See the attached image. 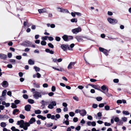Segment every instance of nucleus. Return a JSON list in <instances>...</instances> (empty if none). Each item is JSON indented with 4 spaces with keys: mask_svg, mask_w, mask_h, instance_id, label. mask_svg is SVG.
Here are the masks:
<instances>
[{
    "mask_svg": "<svg viewBox=\"0 0 131 131\" xmlns=\"http://www.w3.org/2000/svg\"><path fill=\"white\" fill-rule=\"evenodd\" d=\"M35 113L36 114H39L41 113V111L40 110H38L35 111Z\"/></svg>",
    "mask_w": 131,
    "mask_h": 131,
    "instance_id": "c85d7f7f",
    "label": "nucleus"
},
{
    "mask_svg": "<svg viewBox=\"0 0 131 131\" xmlns=\"http://www.w3.org/2000/svg\"><path fill=\"white\" fill-rule=\"evenodd\" d=\"M31 108V106L30 105H26L25 107V110L27 111H30Z\"/></svg>",
    "mask_w": 131,
    "mask_h": 131,
    "instance_id": "9b49d317",
    "label": "nucleus"
},
{
    "mask_svg": "<svg viewBox=\"0 0 131 131\" xmlns=\"http://www.w3.org/2000/svg\"><path fill=\"white\" fill-rule=\"evenodd\" d=\"M7 125L6 123L4 122H1L0 124L1 126L3 127H4Z\"/></svg>",
    "mask_w": 131,
    "mask_h": 131,
    "instance_id": "4be33fe9",
    "label": "nucleus"
},
{
    "mask_svg": "<svg viewBox=\"0 0 131 131\" xmlns=\"http://www.w3.org/2000/svg\"><path fill=\"white\" fill-rule=\"evenodd\" d=\"M107 20L110 24L112 25L115 24L118 22V20L117 19H113L110 17L108 18Z\"/></svg>",
    "mask_w": 131,
    "mask_h": 131,
    "instance_id": "20e7f679",
    "label": "nucleus"
},
{
    "mask_svg": "<svg viewBox=\"0 0 131 131\" xmlns=\"http://www.w3.org/2000/svg\"><path fill=\"white\" fill-rule=\"evenodd\" d=\"M19 111V110L15 109H14L13 110V114L15 115V114L16 113H17Z\"/></svg>",
    "mask_w": 131,
    "mask_h": 131,
    "instance_id": "a878e982",
    "label": "nucleus"
},
{
    "mask_svg": "<svg viewBox=\"0 0 131 131\" xmlns=\"http://www.w3.org/2000/svg\"><path fill=\"white\" fill-rule=\"evenodd\" d=\"M62 104L63 106L65 107H67L68 105L65 102L63 103Z\"/></svg>",
    "mask_w": 131,
    "mask_h": 131,
    "instance_id": "680f3d73",
    "label": "nucleus"
},
{
    "mask_svg": "<svg viewBox=\"0 0 131 131\" xmlns=\"http://www.w3.org/2000/svg\"><path fill=\"white\" fill-rule=\"evenodd\" d=\"M62 38L65 41H68L70 39H72L73 37L71 36H69L66 35H64L62 37Z\"/></svg>",
    "mask_w": 131,
    "mask_h": 131,
    "instance_id": "39448f33",
    "label": "nucleus"
},
{
    "mask_svg": "<svg viewBox=\"0 0 131 131\" xmlns=\"http://www.w3.org/2000/svg\"><path fill=\"white\" fill-rule=\"evenodd\" d=\"M9 122L10 123H12L14 122V120L12 118L9 119Z\"/></svg>",
    "mask_w": 131,
    "mask_h": 131,
    "instance_id": "0e129e2a",
    "label": "nucleus"
},
{
    "mask_svg": "<svg viewBox=\"0 0 131 131\" xmlns=\"http://www.w3.org/2000/svg\"><path fill=\"white\" fill-rule=\"evenodd\" d=\"M104 125L105 126H110L111 125V124L110 123L105 122L104 123Z\"/></svg>",
    "mask_w": 131,
    "mask_h": 131,
    "instance_id": "8fccbe9b",
    "label": "nucleus"
},
{
    "mask_svg": "<svg viewBox=\"0 0 131 131\" xmlns=\"http://www.w3.org/2000/svg\"><path fill=\"white\" fill-rule=\"evenodd\" d=\"M102 98L101 97H97L96 98V100L98 101H100L102 100Z\"/></svg>",
    "mask_w": 131,
    "mask_h": 131,
    "instance_id": "09e8293b",
    "label": "nucleus"
},
{
    "mask_svg": "<svg viewBox=\"0 0 131 131\" xmlns=\"http://www.w3.org/2000/svg\"><path fill=\"white\" fill-rule=\"evenodd\" d=\"M11 129L12 131H20L19 129L16 128L14 126L12 127Z\"/></svg>",
    "mask_w": 131,
    "mask_h": 131,
    "instance_id": "b1692460",
    "label": "nucleus"
},
{
    "mask_svg": "<svg viewBox=\"0 0 131 131\" xmlns=\"http://www.w3.org/2000/svg\"><path fill=\"white\" fill-rule=\"evenodd\" d=\"M62 12L63 13H67L69 12L68 10L67 9H63Z\"/></svg>",
    "mask_w": 131,
    "mask_h": 131,
    "instance_id": "ea45409f",
    "label": "nucleus"
},
{
    "mask_svg": "<svg viewBox=\"0 0 131 131\" xmlns=\"http://www.w3.org/2000/svg\"><path fill=\"white\" fill-rule=\"evenodd\" d=\"M74 45L73 43L71 44L70 46L67 45L62 44L61 46V48L64 51H66L67 49L69 50H72L73 48Z\"/></svg>",
    "mask_w": 131,
    "mask_h": 131,
    "instance_id": "f03ea898",
    "label": "nucleus"
},
{
    "mask_svg": "<svg viewBox=\"0 0 131 131\" xmlns=\"http://www.w3.org/2000/svg\"><path fill=\"white\" fill-rule=\"evenodd\" d=\"M48 86V85L46 83H45L43 84V87L45 88H47Z\"/></svg>",
    "mask_w": 131,
    "mask_h": 131,
    "instance_id": "13d9d810",
    "label": "nucleus"
},
{
    "mask_svg": "<svg viewBox=\"0 0 131 131\" xmlns=\"http://www.w3.org/2000/svg\"><path fill=\"white\" fill-rule=\"evenodd\" d=\"M80 114L82 116H84L86 115V112L85 110H80Z\"/></svg>",
    "mask_w": 131,
    "mask_h": 131,
    "instance_id": "1a4fd4ad",
    "label": "nucleus"
},
{
    "mask_svg": "<svg viewBox=\"0 0 131 131\" xmlns=\"http://www.w3.org/2000/svg\"><path fill=\"white\" fill-rule=\"evenodd\" d=\"M38 11L39 13L41 14L42 13L45 12H46V10L45 9H38Z\"/></svg>",
    "mask_w": 131,
    "mask_h": 131,
    "instance_id": "412c9836",
    "label": "nucleus"
},
{
    "mask_svg": "<svg viewBox=\"0 0 131 131\" xmlns=\"http://www.w3.org/2000/svg\"><path fill=\"white\" fill-rule=\"evenodd\" d=\"M104 103H102L100 104L99 105V106L100 107H102L104 106Z\"/></svg>",
    "mask_w": 131,
    "mask_h": 131,
    "instance_id": "052dcab7",
    "label": "nucleus"
},
{
    "mask_svg": "<svg viewBox=\"0 0 131 131\" xmlns=\"http://www.w3.org/2000/svg\"><path fill=\"white\" fill-rule=\"evenodd\" d=\"M46 52L47 53H49L52 54L54 53V52L52 50H50L48 49H46L45 50Z\"/></svg>",
    "mask_w": 131,
    "mask_h": 131,
    "instance_id": "f3484780",
    "label": "nucleus"
},
{
    "mask_svg": "<svg viewBox=\"0 0 131 131\" xmlns=\"http://www.w3.org/2000/svg\"><path fill=\"white\" fill-rule=\"evenodd\" d=\"M2 85L3 87L6 88L8 86V84L7 83V81H4L2 82Z\"/></svg>",
    "mask_w": 131,
    "mask_h": 131,
    "instance_id": "ddd939ff",
    "label": "nucleus"
},
{
    "mask_svg": "<svg viewBox=\"0 0 131 131\" xmlns=\"http://www.w3.org/2000/svg\"><path fill=\"white\" fill-rule=\"evenodd\" d=\"M114 120L116 122H118L119 121V119L118 117H116L114 119Z\"/></svg>",
    "mask_w": 131,
    "mask_h": 131,
    "instance_id": "37998d69",
    "label": "nucleus"
},
{
    "mask_svg": "<svg viewBox=\"0 0 131 131\" xmlns=\"http://www.w3.org/2000/svg\"><path fill=\"white\" fill-rule=\"evenodd\" d=\"M55 117H56V118L57 119H59L60 117V116L59 114H57L55 115Z\"/></svg>",
    "mask_w": 131,
    "mask_h": 131,
    "instance_id": "603ef678",
    "label": "nucleus"
},
{
    "mask_svg": "<svg viewBox=\"0 0 131 131\" xmlns=\"http://www.w3.org/2000/svg\"><path fill=\"white\" fill-rule=\"evenodd\" d=\"M108 52L107 50L105 49L103 52L106 56L108 55Z\"/></svg>",
    "mask_w": 131,
    "mask_h": 131,
    "instance_id": "5fc2aeb1",
    "label": "nucleus"
},
{
    "mask_svg": "<svg viewBox=\"0 0 131 131\" xmlns=\"http://www.w3.org/2000/svg\"><path fill=\"white\" fill-rule=\"evenodd\" d=\"M7 94L9 96H12V92L10 91H8Z\"/></svg>",
    "mask_w": 131,
    "mask_h": 131,
    "instance_id": "774afa93",
    "label": "nucleus"
},
{
    "mask_svg": "<svg viewBox=\"0 0 131 131\" xmlns=\"http://www.w3.org/2000/svg\"><path fill=\"white\" fill-rule=\"evenodd\" d=\"M76 63V61L71 62L68 65L67 67V68L69 69H71Z\"/></svg>",
    "mask_w": 131,
    "mask_h": 131,
    "instance_id": "6e6552de",
    "label": "nucleus"
},
{
    "mask_svg": "<svg viewBox=\"0 0 131 131\" xmlns=\"http://www.w3.org/2000/svg\"><path fill=\"white\" fill-rule=\"evenodd\" d=\"M51 118L52 119H54L55 120H57V119L55 118V116L54 115H51Z\"/></svg>",
    "mask_w": 131,
    "mask_h": 131,
    "instance_id": "a18cd8bd",
    "label": "nucleus"
},
{
    "mask_svg": "<svg viewBox=\"0 0 131 131\" xmlns=\"http://www.w3.org/2000/svg\"><path fill=\"white\" fill-rule=\"evenodd\" d=\"M56 103L55 101H53L51 102L50 104H49L48 108H49L52 109L54 107V106H56Z\"/></svg>",
    "mask_w": 131,
    "mask_h": 131,
    "instance_id": "423d86ee",
    "label": "nucleus"
},
{
    "mask_svg": "<svg viewBox=\"0 0 131 131\" xmlns=\"http://www.w3.org/2000/svg\"><path fill=\"white\" fill-rule=\"evenodd\" d=\"M75 38L79 42H80L82 40V37L79 36H76Z\"/></svg>",
    "mask_w": 131,
    "mask_h": 131,
    "instance_id": "dca6fc26",
    "label": "nucleus"
},
{
    "mask_svg": "<svg viewBox=\"0 0 131 131\" xmlns=\"http://www.w3.org/2000/svg\"><path fill=\"white\" fill-rule=\"evenodd\" d=\"M71 21L72 23H74V22L77 23V19L75 18L72 19L71 20Z\"/></svg>",
    "mask_w": 131,
    "mask_h": 131,
    "instance_id": "2f4dec72",
    "label": "nucleus"
},
{
    "mask_svg": "<svg viewBox=\"0 0 131 131\" xmlns=\"http://www.w3.org/2000/svg\"><path fill=\"white\" fill-rule=\"evenodd\" d=\"M49 37L48 36H45V37H43L41 38V39L43 40H46Z\"/></svg>",
    "mask_w": 131,
    "mask_h": 131,
    "instance_id": "f704fd0d",
    "label": "nucleus"
},
{
    "mask_svg": "<svg viewBox=\"0 0 131 131\" xmlns=\"http://www.w3.org/2000/svg\"><path fill=\"white\" fill-rule=\"evenodd\" d=\"M36 121V119L35 118L32 117L30 120L29 122L28 123L29 124H31L35 122Z\"/></svg>",
    "mask_w": 131,
    "mask_h": 131,
    "instance_id": "f8f14e48",
    "label": "nucleus"
},
{
    "mask_svg": "<svg viewBox=\"0 0 131 131\" xmlns=\"http://www.w3.org/2000/svg\"><path fill=\"white\" fill-rule=\"evenodd\" d=\"M123 113L125 115H128L129 114V112L127 111H123Z\"/></svg>",
    "mask_w": 131,
    "mask_h": 131,
    "instance_id": "4c0bfd02",
    "label": "nucleus"
},
{
    "mask_svg": "<svg viewBox=\"0 0 131 131\" xmlns=\"http://www.w3.org/2000/svg\"><path fill=\"white\" fill-rule=\"evenodd\" d=\"M81 31V28L80 27L77 28H75L72 29V32L73 34H77V33Z\"/></svg>",
    "mask_w": 131,
    "mask_h": 131,
    "instance_id": "0eeeda50",
    "label": "nucleus"
},
{
    "mask_svg": "<svg viewBox=\"0 0 131 131\" xmlns=\"http://www.w3.org/2000/svg\"><path fill=\"white\" fill-rule=\"evenodd\" d=\"M73 99L76 101H79L78 98L77 96H73Z\"/></svg>",
    "mask_w": 131,
    "mask_h": 131,
    "instance_id": "3c124183",
    "label": "nucleus"
},
{
    "mask_svg": "<svg viewBox=\"0 0 131 131\" xmlns=\"http://www.w3.org/2000/svg\"><path fill=\"white\" fill-rule=\"evenodd\" d=\"M28 102L31 104H33L34 102V100L31 99H29L28 100Z\"/></svg>",
    "mask_w": 131,
    "mask_h": 131,
    "instance_id": "c756f323",
    "label": "nucleus"
},
{
    "mask_svg": "<svg viewBox=\"0 0 131 131\" xmlns=\"http://www.w3.org/2000/svg\"><path fill=\"white\" fill-rule=\"evenodd\" d=\"M20 102V101L19 100H16L14 101V102L16 104H19Z\"/></svg>",
    "mask_w": 131,
    "mask_h": 131,
    "instance_id": "bf43d9fd",
    "label": "nucleus"
},
{
    "mask_svg": "<svg viewBox=\"0 0 131 131\" xmlns=\"http://www.w3.org/2000/svg\"><path fill=\"white\" fill-rule=\"evenodd\" d=\"M41 103L42 104H44V105H46L48 104V102L46 101H45L44 100H42L41 101Z\"/></svg>",
    "mask_w": 131,
    "mask_h": 131,
    "instance_id": "cd10ccee",
    "label": "nucleus"
},
{
    "mask_svg": "<svg viewBox=\"0 0 131 131\" xmlns=\"http://www.w3.org/2000/svg\"><path fill=\"white\" fill-rule=\"evenodd\" d=\"M110 108V106L108 105H105L104 107V108L105 110L107 111L109 110Z\"/></svg>",
    "mask_w": 131,
    "mask_h": 131,
    "instance_id": "473e14b6",
    "label": "nucleus"
},
{
    "mask_svg": "<svg viewBox=\"0 0 131 131\" xmlns=\"http://www.w3.org/2000/svg\"><path fill=\"white\" fill-rule=\"evenodd\" d=\"M51 91L52 92H54L56 90V87L54 86H52L51 87Z\"/></svg>",
    "mask_w": 131,
    "mask_h": 131,
    "instance_id": "de8ad7c7",
    "label": "nucleus"
},
{
    "mask_svg": "<svg viewBox=\"0 0 131 131\" xmlns=\"http://www.w3.org/2000/svg\"><path fill=\"white\" fill-rule=\"evenodd\" d=\"M56 112L57 113H60L61 112V109L60 108H57V109L56 110Z\"/></svg>",
    "mask_w": 131,
    "mask_h": 131,
    "instance_id": "c03bdc74",
    "label": "nucleus"
},
{
    "mask_svg": "<svg viewBox=\"0 0 131 131\" xmlns=\"http://www.w3.org/2000/svg\"><path fill=\"white\" fill-rule=\"evenodd\" d=\"M12 105L11 106V107L13 108H16L17 107V106L14 104V103H12Z\"/></svg>",
    "mask_w": 131,
    "mask_h": 131,
    "instance_id": "e433bc0d",
    "label": "nucleus"
},
{
    "mask_svg": "<svg viewBox=\"0 0 131 131\" xmlns=\"http://www.w3.org/2000/svg\"><path fill=\"white\" fill-rule=\"evenodd\" d=\"M6 92L7 91L6 90H4L3 91L2 96V97L5 96L6 95Z\"/></svg>",
    "mask_w": 131,
    "mask_h": 131,
    "instance_id": "393cba45",
    "label": "nucleus"
},
{
    "mask_svg": "<svg viewBox=\"0 0 131 131\" xmlns=\"http://www.w3.org/2000/svg\"><path fill=\"white\" fill-rule=\"evenodd\" d=\"M7 57V56L6 55L4 54L0 53V58L1 59L5 60Z\"/></svg>",
    "mask_w": 131,
    "mask_h": 131,
    "instance_id": "9d476101",
    "label": "nucleus"
},
{
    "mask_svg": "<svg viewBox=\"0 0 131 131\" xmlns=\"http://www.w3.org/2000/svg\"><path fill=\"white\" fill-rule=\"evenodd\" d=\"M91 125L93 126H95L96 125V123L95 122H91Z\"/></svg>",
    "mask_w": 131,
    "mask_h": 131,
    "instance_id": "e2e57ef3",
    "label": "nucleus"
},
{
    "mask_svg": "<svg viewBox=\"0 0 131 131\" xmlns=\"http://www.w3.org/2000/svg\"><path fill=\"white\" fill-rule=\"evenodd\" d=\"M31 92L32 93L34 97L36 99H38L39 98H40L41 97V93L35 91V89L32 88L31 89Z\"/></svg>",
    "mask_w": 131,
    "mask_h": 131,
    "instance_id": "7ed1b4c3",
    "label": "nucleus"
},
{
    "mask_svg": "<svg viewBox=\"0 0 131 131\" xmlns=\"http://www.w3.org/2000/svg\"><path fill=\"white\" fill-rule=\"evenodd\" d=\"M101 89L103 90H105L106 89V87L105 85H103L101 87Z\"/></svg>",
    "mask_w": 131,
    "mask_h": 131,
    "instance_id": "864d4df0",
    "label": "nucleus"
},
{
    "mask_svg": "<svg viewBox=\"0 0 131 131\" xmlns=\"http://www.w3.org/2000/svg\"><path fill=\"white\" fill-rule=\"evenodd\" d=\"M48 46L50 48H54L53 45L51 43H49L48 44Z\"/></svg>",
    "mask_w": 131,
    "mask_h": 131,
    "instance_id": "58836bf2",
    "label": "nucleus"
},
{
    "mask_svg": "<svg viewBox=\"0 0 131 131\" xmlns=\"http://www.w3.org/2000/svg\"><path fill=\"white\" fill-rule=\"evenodd\" d=\"M69 115L71 117H73L74 115V113L73 112H70L69 113Z\"/></svg>",
    "mask_w": 131,
    "mask_h": 131,
    "instance_id": "a19ab883",
    "label": "nucleus"
},
{
    "mask_svg": "<svg viewBox=\"0 0 131 131\" xmlns=\"http://www.w3.org/2000/svg\"><path fill=\"white\" fill-rule=\"evenodd\" d=\"M23 97L25 99H27L28 98V96L26 94H24L23 95Z\"/></svg>",
    "mask_w": 131,
    "mask_h": 131,
    "instance_id": "4d7b16f0",
    "label": "nucleus"
},
{
    "mask_svg": "<svg viewBox=\"0 0 131 131\" xmlns=\"http://www.w3.org/2000/svg\"><path fill=\"white\" fill-rule=\"evenodd\" d=\"M12 56V54L11 53H8V58H10Z\"/></svg>",
    "mask_w": 131,
    "mask_h": 131,
    "instance_id": "6e6d98bb",
    "label": "nucleus"
},
{
    "mask_svg": "<svg viewBox=\"0 0 131 131\" xmlns=\"http://www.w3.org/2000/svg\"><path fill=\"white\" fill-rule=\"evenodd\" d=\"M93 88L94 89H95L99 90L100 91H101V92L103 93H105V92H104V91H102L100 89V87L98 85H94L93 86Z\"/></svg>",
    "mask_w": 131,
    "mask_h": 131,
    "instance_id": "4468645a",
    "label": "nucleus"
},
{
    "mask_svg": "<svg viewBox=\"0 0 131 131\" xmlns=\"http://www.w3.org/2000/svg\"><path fill=\"white\" fill-rule=\"evenodd\" d=\"M56 40L57 41H59L60 40V38L59 37H56Z\"/></svg>",
    "mask_w": 131,
    "mask_h": 131,
    "instance_id": "338daca9",
    "label": "nucleus"
},
{
    "mask_svg": "<svg viewBox=\"0 0 131 131\" xmlns=\"http://www.w3.org/2000/svg\"><path fill=\"white\" fill-rule=\"evenodd\" d=\"M9 118L8 116L6 115H1V119H7Z\"/></svg>",
    "mask_w": 131,
    "mask_h": 131,
    "instance_id": "2eb2a0df",
    "label": "nucleus"
},
{
    "mask_svg": "<svg viewBox=\"0 0 131 131\" xmlns=\"http://www.w3.org/2000/svg\"><path fill=\"white\" fill-rule=\"evenodd\" d=\"M122 120L124 122H126L127 120V118L126 117H123L122 118Z\"/></svg>",
    "mask_w": 131,
    "mask_h": 131,
    "instance_id": "49530a36",
    "label": "nucleus"
},
{
    "mask_svg": "<svg viewBox=\"0 0 131 131\" xmlns=\"http://www.w3.org/2000/svg\"><path fill=\"white\" fill-rule=\"evenodd\" d=\"M37 117L39 118H40L42 120H44L46 119V117L41 115H38L37 116Z\"/></svg>",
    "mask_w": 131,
    "mask_h": 131,
    "instance_id": "a211bd4d",
    "label": "nucleus"
},
{
    "mask_svg": "<svg viewBox=\"0 0 131 131\" xmlns=\"http://www.w3.org/2000/svg\"><path fill=\"white\" fill-rule=\"evenodd\" d=\"M17 124L19 125L20 128H23L25 130H27L28 129V127L30 126V125L28 122L24 123L23 120L17 121Z\"/></svg>",
    "mask_w": 131,
    "mask_h": 131,
    "instance_id": "f257e3e1",
    "label": "nucleus"
},
{
    "mask_svg": "<svg viewBox=\"0 0 131 131\" xmlns=\"http://www.w3.org/2000/svg\"><path fill=\"white\" fill-rule=\"evenodd\" d=\"M24 44L26 47H31V42L28 41L27 42H26Z\"/></svg>",
    "mask_w": 131,
    "mask_h": 131,
    "instance_id": "6ab92c4d",
    "label": "nucleus"
},
{
    "mask_svg": "<svg viewBox=\"0 0 131 131\" xmlns=\"http://www.w3.org/2000/svg\"><path fill=\"white\" fill-rule=\"evenodd\" d=\"M19 117L21 119H23L25 118V116L22 114H20L19 115Z\"/></svg>",
    "mask_w": 131,
    "mask_h": 131,
    "instance_id": "72a5a7b5",
    "label": "nucleus"
},
{
    "mask_svg": "<svg viewBox=\"0 0 131 131\" xmlns=\"http://www.w3.org/2000/svg\"><path fill=\"white\" fill-rule=\"evenodd\" d=\"M34 68L35 69V71L36 72L39 71L40 70V69L39 67L36 66H34Z\"/></svg>",
    "mask_w": 131,
    "mask_h": 131,
    "instance_id": "bb28decb",
    "label": "nucleus"
},
{
    "mask_svg": "<svg viewBox=\"0 0 131 131\" xmlns=\"http://www.w3.org/2000/svg\"><path fill=\"white\" fill-rule=\"evenodd\" d=\"M63 123H65L67 125H69V121H68V120H67L66 121H65L64 119V121L63 122Z\"/></svg>",
    "mask_w": 131,
    "mask_h": 131,
    "instance_id": "c9c22d12",
    "label": "nucleus"
},
{
    "mask_svg": "<svg viewBox=\"0 0 131 131\" xmlns=\"http://www.w3.org/2000/svg\"><path fill=\"white\" fill-rule=\"evenodd\" d=\"M97 106H98L96 104H93V105L92 107L94 108H97Z\"/></svg>",
    "mask_w": 131,
    "mask_h": 131,
    "instance_id": "69168bd1",
    "label": "nucleus"
},
{
    "mask_svg": "<svg viewBox=\"0 0 131 131\" xmlns=\"http://www.w3.org/2000/svg\"><path fill=\"white\" fill-rule=\"evenodd\" d=\"M46 41L43 40L41 42V45L43 46L45 45L46 44Z\"/></svg>",
    "mask_w": 131,
    "mask_h": 131,
    "instance_id": "7c9ffc66",
    "label": "nucleus"
},
{
    "mask_svg": "<svg viewBox=\"0 0 131 131\" xmlns=\"http://www.w3.org/2000/svg\"><path fill=\"white\" fill-rule=\"evenodd\" d=\"M52 67L54 69L58 71H61L63 70V69L61 67L59 69H58L54 67Z\"/></svg>",
    "mask_w": 131,
    "mask_h": 131,
    "instance_id": "aec40b11",
    "label": "nucleus"
},
{
    "mask_svg": "<svg viewBox=\"0 0 131 131\" xmlns=\"http://www.w3.org/2000/svg\"><path fill=\"white\" fill-rule=\"evenodd\" d=\"M53 125V124L52 123H50L49 124L47 125V126L48 127H50L52 126Z\"/></svg>",
    "mask_w": 131,
    "mask_h": 131,
    "instance_id": "79ce46f5",
    "label": "nucleus"
},
{
    "mask_svg": "<svg viewBox=\"0 0 131 131\" xmlns=\"http://www.w3.org/2000/svg\"><path fill=\"white\" fill-rule=\"evenodd\" d=\"M28 63L30 65H33L34 64V62L31 59H29L28 61Z\"/></svg>",
    "mask_w": 131,
    "mask_h": 131,
    "instance_id": "5701e85b",
    "label": "nucleus"
}]
</instances>
